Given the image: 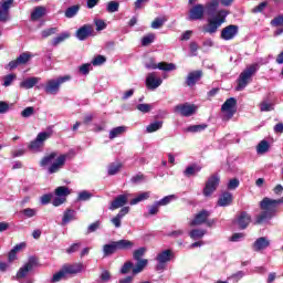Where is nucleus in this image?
Here are the masks:
<instances>
[{"instance_id": "nucleus-16", "label": "nucleus", "mask_w": 283, "mask_h": 283, "mask_svg": "<svg viewBox=\"0 0 283 283\" xmlns=\"http://www.w3.org/2000/svg\"><path fill=\"white\" fill-rule=\"evenodd\" d=\"M239 28L235 24H230L221 30V39L223 41H232L238 36Z\"/></svg>"}, {"instance_id": "nucleus-39", "label": "nucleus", "mask_w": 283, "mask_h": 283, "mask_svg": "<svg viewBox=\"0 0 283 283\" xmlns=\"http://www.w3.org/2000/svg\"><path fill=\"white\" fill-rule=\"evenodd\" d=\"M67 39H70V32L65 31L52 40V45L56 46L63 43V41H67Z\"/></svg>"}, {"instance_id": "nucleus-13", "label": "nucleus", "mask_w": 283, "mask_h": 283, "mask_svg": "<svg viewBox=\"0 0 283 283\" xmlns=\"http://www.w3.org/2000/svg\"><path fill=\"white\" fill-rule=\"evenodd\" d=\"M218 185H220V177L219 176H211L208 181L206 182V187L203 188V196L209 198L218 189Z\"/></svg>"}, {"instance_id": "nucleus-2", "label": "nucleus", "mask_w": 283, "mask_h": 283, "mask_svg": "<svg viewBox=\"0 0 283 283\" xmlns=\"http://www.w3.org/2000/svg\"><path fill=\"white\" fill-rule=\"evenodd\" d=\"M69 158L70 154L59 155L56 151H53L41 159L40 167L48 169V174H59L65 167Z\"/></svg>"}, {"instance_id": "nucleus-41", "label": "nucleus", "mask_w": 283, "mask_h": 283, "mask_svg": "<svg viewBox=\"0 0 283 283\" xmlns=\"http://www.w3.org/2000/svg\"><path fill=\"white\" fill-rule=\"evenodd\" d=\"M260 111L261 112H273L274 107H273V103L270 102L269 99H263L260 105Z\"/></svg>"}, {"instance_id": "nucleus-3", "label": "nucleus", "mask_w": 283, "mask_h": 283, "mask_svg": "<svg viewBox=\"0 0 283 283\" xmlns=\"http://www.w3.org/2000/svg\"><path fill=\"white\" fill-rule=\"evenodd\" d=\"M258 72V64L247 66V69L239 75L237 92H242L249 83L253 80V75Z\"/></svg>"}, {"instance_id": "nucleus-45", "label": "nucleus", "mask_w": 283, "mask_h": 283, "mask_svg": "<svg viewBox=\"0 0 283 283\" xmlns=\"http://www.w3.org/2000/svg\"><path fill=\"white\" fill-rule=\"evenodd\" d=\"M176 200V195H169L157 201V205L159 207H167L170 202H174Z\"/></svg>"}, {"instance_id": "nucleus-29", "label": "nucleus", "mask_w": 283, "mask_h": 283, "mask_svg": "<svg viewBox=\"0 0 283 283\" xmlns=\"http://www.w3.org/2000/svg\"><path fill=\"white\" fill-rule=\"evenodd\" d=\"M233 202V196L230 192H224L218 200L219 207H229Z\"/></svg>"}, {"instance_id": "nucleus-48", "label": "nucleus", "mask_w": 283, "mask_h": 283, "mask_svg": "<svg viewBox=\"0 0 283 283\" xmlns=\"http://www.w3.org/2000/svg\"><path fill=\"white\" fill-rule=\"evenodd\" d=\"M167 22L166 18H156L153 22H151V28L153 30H159V28H163V25H165V23Z\"/></svg>"}, {"instance_id": "nucleus-58", "label": "nucleus", "mask_w": 283, "mask_h": 283, "mask_svg": "<svg viewBox=\"0 0 283 283\" xmlns=\"http://www.w3.org/2000/svg\"><path fill=\"white\" fill-rule=\"evenodd\" d=\"M34 114V107L29 106L21 112L22 118H30Z\"/></svg>"}, {"instance_id": "nucleus-47", "label": "nucleus", "mask_w": 283, "mask_h": 283, "mask_svg": "<svg viewBox=\"0 0 283 283\" xmlns=\"http://www.w3.org/2000/svg\"><path fill=\"white\" fill-rule=\"evenodd\" d=\"M22 216L24 218H34L36 213H39V210L36 208H25L21 211Z\"/></svg>"}, {"instance_id": "nucleus-30", "label": "nucleus", "mask_w": 283, "mask_h": 283, "mask_svg": "<svg viewBox=\"0 0 283 283\" xmlns=\"http://www.w3.org/2000/svg\"><path fill=\"white\" fill-rule=\"evenodd\" d=\"M201 170H202V166L198 164H192L185 169L184 174L185 176L190 178V176H196V174H200Z\"/></svg>"}, {"instance_id": "nucleus-25", "label": "nucleus", "mask_w": 283, "mask_h": 283, "mask_svg": "<svg viewBox=\"0 0 283 283\" xmlns=\"http://www.w3.org/2000/svg\"><path fill=\"white\" fill-rule=\"evenodd\" d=\"M272 218H275L273 214L270 212L263 210L259 214H256L254 219V224H266Z\"/></svg>"}, {"instance_id": "nucleus-54", "label": "nucleus", "mask_w": 283, "mask_h": 283, "mask_svg": "<svg viewBox=\"0 0 283 283\" xmlns=\"http://www.w3.org/2000/svg\"><path fill=\"white\" fill-rule=\"evenodd\" d=\"M137 109L138 112H142V114H149V112L153 109V106L151 104H138Z\"/></svg>"}, {"instance_id": "nucleus-44", "label": "nucleus", "mask_w": 283, "mask_h": 283, "mask_svg": "<svg viewBox=\"0 0 283 283\" xmlns=\"http://www.w3.org/2000/svg\"><path fill=\"white\" fill-rule=\"evenodd\" d=\"M92 192L87 190H82L77 195V202H87L92 198Z\"/></svg>"}, {"instance_id": "nucleus-38", "label": "nucleus", "mask_w": 283, "mask_h": 283, "mask_svg": "<svg viewBox=\"0 0 283 283\" xmlns=\"http://www.w3.org/2000/svg\"><path fill=\"white\" fill-rule=\"evenodd\" d=\"M122 167H123V164L118 161L109 164L107 168L108 176H116V174L120 171Z\"/></svg>"}, {"instance_id": "nucleus-35", "label": "nucleus", "mask_w": 283, "mask_h": 283, "mask_svg": "<svg viewBox=\"0 0 283 283\" xmlns=\"http://www.w3.org/2000/svg\"><path fill=\"white\" fill-rule=\"evenodd\" d=\"M159 129H163V120H155L146 127L147 134H154V132H158Z\"/></svg>"}, {"instance_id": "nucleus-27", "label": "nucleus", "mask_w": 283, "mask_h": 283, "mask_svg": "<svg viewBox=\"0 0 283 283\" xmlns=\"http://www.w3.org/2000/svg\"><path fill=\"white\" fill-rule=\"evenodd\" d=\"M41 81V77H28L20 83L22 90H32Z\"/></svg>"}, {"instance_id": "nucleus-24", "label": "nucleus", "mask_w": 283, "mask_h": 283, "mask_svg": "<svg viewBox=\"0 0 283 283\" xmlns=\"http://www.w3.org/2000/svg\"><path fill=\"white\" fill-rule=\"evenodd\" d=\"M115 244L117 245V251H132V249L136 247L134 241H129L127 239L115 241Z\"/></svg>"}, {"instance_id": "nucleus-60", "label": "nucleus", "mask_w": 283, "mask_h": 283, "mask_svg": "<svg viewBox=\"0 0 283 283\" xmlns=\"http://www.w3.org/2000/svg\"><path fill=\"white\" fill-rule=\"evenodd\" d=\"M105 61H107V60L105 59V56H103V55H97V56H95V57L93 59L92 65H95V66L103 65V63H105Z\"/></svg>"}, {"instance_id": "nucleus-14", "label": "nucleus", "mask_w": 283, "mask_h": 283, "mask_svg": "<svg viewBox=\"0 0 283 283\" xmlns=\"http://www.w3.org/2000/svg\"><path fill=\"white\" fill-rule=\"evenodd\" d=\"M14 0H2L0 1V22L6 23L10 19V8H12Z\"/></svg>"}, {"instance_id": "nucleus-22", "label": "nucleus", "mask_w": 283, "mask_h": 283, "mask_svg": "<svg viewBox=\"0 0 283 283\" xmlns=\"http://www.w3.org/2000/svg\"><path fill=\"white\" fill-rule=\"evenodd\" d=\"M202 78V71H192L188 74L186 78V84L188 87H193Z\"/></svg>"}, {"instance_id": "nucleus-11", "label": "nucleus", "mask_w": 283, "mask_h": 283, "mask_svg": "<svg viewBox=\"0 0 283 283\" xmlns=\"http://www.w3.org/2000/svg\"><path fill=\"white\" fill-rule=\"evenodd\" d=\"M163 85V77L158 76V73L151 72L146 76V87L147 90H158Z\"/></svg>"}, {"instance_id": "nucleus-23", "label": "nucleus", "mask_w": 283, "mask_h": 283, "mask_svg": "<svg viewBox=\"0 0 283 283\" xmlns=\"http://www.w3.org/2000/svg\"><path fill=\"white\" fill-rule=\"evenodd\" d=\"M62 268L66 275H76L83 271V263L65 264Z\"/></svg>"}, {"instance_id": "nucleus-7", "label": "nucleus", "mask_w": 283, "mask_h": 283, "mask_svg": "<svg viewBox=\"0 0 283 283\" xmlns=\"http://www.w3.org/2000/svg\"><path fill=\"white\" fill-rule=\"evenodd\" d=\"M146 70H161L163 72H174L176 70V64L167 63V62H159L156 63V59L149 57L145 62Z\"/></svg>"}, {"instance_id": "nucleus-51", "label": "nucleus", "mask_w": 283, "mask_h": 283, "mask_svg": "<svg viewBox=\"0 0 283 283\" xmlns=\"http://www.w3.org/2000/svg\"><path fill=\"white\" fill-rule=\"evenodd\" d=\"M118 8H120V4L117 1H111L107 3L106 10L107 12L114 13L118 12Z\"/></svg>"}, {"instance_id": "nucleus-31", "label": "nucleus", "mask_w": 283, "mask_h": 283, "mask_svg": "<svg viewBox=\"0 0 283 283\" xmlns=\"http://www.w3.org/2000/svg\"><path fill=\"white\" fill-rule=\"evenodd\" d=\"M116 251H118L116 241H112L111 243L105 244L103 247V253H104L105 258H107V255H114V253H116Z\"/></svg>"}, {"instance_id": "nucleus-63", "label": "nucleus", "mask_w": 283, "mask_h": 283, "mask_svg": "<svg viewBox=\"0 0 283 283\" xmlns=\"http://www.w3.org/2000/svg\"><path fill=\"white\" fill-rule=\"evenodd\" d=\"M241 240H244V233L242 232L234 233L230 238V242H240Z\"/></svg>"}, {"instance_id": "nucleus-19", "label": "nucleus", "mask_w": 283, "mask_h": 283, "mask_svg": "<svg viewBox=\"0 0 283 283\" xmlns=\"http://www.w3.org/2000/svg\"><path fill=\"white\" fill-rule=\"evenodd\" d=\"M94 28L91 24H84L76 31V39H78V41H85L87 36H92Z\"/></svg>"}, {"instance_id": "nucleus-10", "label": "nucleus", "mask_w": 283, "mask_h": 283, "mask_svg": "<svg viewBox=\"0 0 283 283\" xmlns=\"http://www.w3.org/2000/svg\"><path fill=\"white\" fill-rule=\"evenodd\" d=\"M34 266H36V259H34V256H31L29 261L22 268H20V270L17 273V279L20 283H23L22 280L30 275V271H32Z\"/></svg>"}, {"instance_id": "nucleus-40", "label": "nucleus", "mask_w": 283, "mask_h": 283, "mask_svg": "<svg viewBox=\"0 0 283 283\" xmlns=\"http://www.w3.org/2000/svg\"><path fill=\"white\" fill-rule=\"evenodd\" d=\"M271 145H269V142L266 140H261L258 146H256V154H266L269 151Z\"/></svg>"}, {"instance_id": "nucleus-6", "label": "nucleus", "mask_w": 283, "mask_h": 283, "mask_svg": "<svg viewBox=\"0 0 283 283\" xmlns=\"http://www.w3.org/2000/svg\"><path fill=\"white\" fill-rule=\"evenodd\" d=\"M280 205H283V197L280 199H271L265 197L261 202L260 207L262 211H266L268 213L272 214L275 217V213H277V207Z\"/></svg>"}, {"instance_id": "nucleus-20", "label": "nucleus", "mask_w": 283, "mask_h": 283, "mask_svg": "<svg viewBox=\"0 0 283 283\" xmlns=\"http://www.w3.org/2000/svg\"><path fill=\"white\" fill-rule=\"evenodd\" d=\"M210 213L207 210H202L195 216V219L190 221V227H199L200 224H205L207 222V218H209Z\"/></svg>"}, {"instance_id": "nucleus-50", "label": "nucleus", "mask_w": 283, "mask_h": 283, "mask_svg": "<svg viewBox=\"0 0 283 283\" xmlns=\"http://www.w3.org/2000/svg\"><path fill=\"white\" fill-rule=\"evenodd\" d=\"M67 277L65 270L62 268L57 273L53 274L52 282H61V280Z\"/></svg>"}, {"instance_id": "nucleus-21", "label": "nucleus", "mask_w": 283, "mask_h": 283, "mask_svg": "<svg viewBox=\"0 0 283 283\" xmlns=\"http://www.w3.org/2000/svg\"><path fill=\"white\" fill-rule=\"evenodd\" d=\"M237 224L239 229H247V227L251 224V214H249L247 211L241 212L237 217Z\"/></svg>"}, {"instance_id": "nucleus-61", "label": "nucleus", "mask_w": 283, "mask_h": 283, "mask_svg": "<svg viewBox=\"0 0 283 283\" xmlns=\"http://www.w3.org/2000/svg\"><path fill=\"white\" fill-rule=\"evenodd\" d=\"M10 112V104L4 101H0V114H8Z\"/></svg>"}, {"instance_id": "nucleus-9", "label": "nucleus", "mask_w": 283, "mask_h": 283, "mask_svg": "<svg viewBox=\"0 0 283 283\" xmlns=\"http://www.w3.org/2000/svg\"><path fill=\"white\" fill-rule=\"evenodd\" d=\"M174 112L175 114H179V116H185L186 118H188L189 116H193V114L198 112V106L189 103L178 104L177 106H175Z\"/></svg>"}, {"instance_id": "nucleus-52", "label": "nucleus", "mask_w": 283, "mask_h": 283, "mask_svg": "<svg viewBox=\"0 0 283 283\" xmlns=\"http://www.w3.org/2000/svg\"><path fill=\"white\" fill-rule=\"evenodd\" d=\"M156 40V35L154 33L147 34L142 39V45L147 46L151 45V42Z\"/></svg>"}, {"instance_id": "nucleus-56", "label": "nucleus", "mask_w": 283, "mask_h": 283, "mask_svg": "<svg viewBox=\"0 0 283 283\" xmlns=\"http://www.w3.org/2000/svg\"><path fill=\"white\" fill-rule=\"evenodd\" d=\"M132 269H134V263H132V261L124 263V265L120 269L122 275H127V273H129Z\"/></svg>"}, {"instance_id": "nucleus-18", "label": "nucleus", "mask_w": 283, "mask_h": 283, "mask_svg": "<svg viewBox=\"0 0 283 283\" xmlns=\"http://www.w3.org/2000/svg\"><path fill=\"white\" fill-rule=\"evenodd\" d=\"M129 193L125 192L123 195L117 196L108 207L109 211H116V209H120V207H125L129 200Z\"/></svg>"}, {"instance_id": "nucleus-26", "label": "nucleus", "mask_w": 283, "mask_h": 283, "mask_svg": "<svg viewBox=\"0 0 283 283\" xmlns=\"http://www.w3.org/2000/svg\"><path fill=\"white\" fill-rule=\"evenodd\" d=\"M48 14V9L43 6L35 7L31 13L32 21H39V19H43Z\"/></svg>"}, {"instance_id": "nucleus-59", "label": "nucleus", "mask_w": 283, "mask_h": 283, "mask_svg": "<svg viewBox=\"0 0 283 283\" xmlns=\"http://www.w3.org/2000/svg\"><path fill=\"white\" fill-rule=\"evenodd\" d=\"M52 198H54V195H52V193L43 195L40 198V202H41V205H50V202H52Z\"/></svg>"}, {"instance_id": "nucleus-55", "label": "nucleus", "mask_w": 283, "mask_h": 283, "mask_svg": "<svg viewBox=\"0 0 283 283\" xmlns=\"http://www.w3.org/2000/svg\"><path fill=\"white\" fill-rule=\"evenodd\" d=\"M15 78H17V75H14V74L6 75L3 77V86L10 87V85H12V83L14 82Z\"/></svg>"}, {"instance_id": "nucleus-28", "label": "nucleus", "mask_w": 283, "mask_h": 283, "mask_svg": "<svg viewBox=\"0 0 283 283\" xmlns=\"http://www.w3.org/2000/svg\"><path fill=\"white\" fill-rule=\"evenodd\" d=\"M269 244V239H266L265 237H261L256 239L253 243V249L254 251H263V249H268Z\"/></svg>"}, {"instance_id": "nucleus-12", "label": "nucleus", "mask_w": 283, "mask_h": 283, "mask_svg": "<svg viewBox=\"0 0 283 283\" xmlns=\"http://www.w3.org/2000/svg\"><path fill=\"white\" fill-rule=\"evenodd\" d=\"M237 105H238V101H235L234 97H230L223 103L221 107V112L226 114L227 118H233V115L237 112V108H235Z\"/></svg>"}, {"instance_id": "nucleus-5", "label": "nucleus", "mask_w": 283, "mask_h": 283, "mask_svg": "<svg viewBox=\"0 0 283 283\" xmlns=\"http://www.w3.org/2000/svg\"><path fill=\"white\" fill-rule=\"evenodd\" d=\"M52 134L53 130L51 128L45 132L39 133L35 139L30 143L29 149H31V151H41V149H43V146L45 145V140L52 138Z\"/></svg>"}, {"instance_id": "nucleus-62", "label": "nucleus", "mask_w": 283, "mask_h": 283, "mask_svg": "<svg viewBox=\"0 0 283 283\" xmlns=\"http://www.w3.org/2000/svg\"><path fill=\"white\" fill-rule=\"evenodd\" d=\"M98 229H101V221H95L88 226L87 233H94V231H98Z\"/></svg>"}, {"instance_id": "nucleus-4", "label": "nucleus", "mask_w": 283, "mask_h": 283, "mask_svg": "<svg viewBox=\"0 0 283 283\" xmlns=\"http://www.w3.org/2000/svg\"><path fill=\"white\" fill-rule=\"evenodd\" d=\"M71 80L72 77L70 75L60 76L57 78H51L44 85V92L55 96V94L60 92L61 85H63V83H67V81H71Z\"/></svg>"}, {"instance_id": "nucleus-42", "label": "nucleus", "mask_w": 283, "mask_h": 283, "mask_svg": "<svg viewBox=\"0 0 283 283\" xmlns=\"http://www.w3.org/2000/svg\"><path fill=\"white\" fill-rule=\"evenodd\" d=\"M75 213L76 212L74 210H66L62 219V224L65 226L69 224V222H72V220H74Z\"/></svg>"}, {"instance_id": "nucleus-37", "label": "nucleus", "mask_w": 283, "mask_h": 283, "mask_svg": "<svg viewBox=\"0 0 283 283\" xmlns=\"http://www.w3.org/2000/svg\"><path fill=\"white\" fill-rule=\"evenodd\" d=\"M207 129V124H199V125H190L186 128V132L189 134H200V132H205Z\"/></svg>"}, {"instance_id": "nucleus-49", "label": "nucleus", "mask_w": 283, "mask_h": 283, "mask_svg": "<svg viewBox=\"0 0 283 283\" xmlns=\"http://www.w3.org/2000/svg\"><path fill=\"white\" fill-rule=\"evenodd\" d=\"M32 56L33 55L30 52H24L18 57V63H20V65H25V63H28Z\"/></svg>"}, {"instance_id": "nucleus-53", "label": "nucleus", "mask_w": 283, "mask_h": 283, "mask_svg": "<svg viewBox=\"0 0 283 283\" xmlns=\"http://www.w3.org/2000/svg\"><path fill=\"white\" fill-rule=\"evenodd\" d=\"M59 32V29L56 28H49L41 32L42 39H48V36H52V34H56Z\"/></svg>"}, {"instance_id": "nucleus-17", "label": "nucleus", "mask_w": 283, "mask_h": 283, "mask_svg": "<svg viewBox=\"0 0 283 283\" xmlns=\"http://www.w3.org/2000/svg\"><path fill=\"white\" fill-rule=\"evenodd\" d=\"M205 17V6L196 4L189 10L188 21H200Z\"/></svg>"}, {"instance_id": "nucleus-33", "label": "nucleus", "mask_w": 283, "mask_h": 283, "mask_svg": "<svg viewBox=\"0 0 283 283\" xmlns=\"http://www.w3.org/2000/svg\"><path fill=\"white\" fill-rule=\"evenodd\" d=\"M127 132V126H118L113 128L109 132V138L111 140H114V138H118V136H122V134H125Z\"/></svg>"}, {"instance_id": "nucleus-46", "label": "nucleus", "mask_w": 283, "mask_h": 283, "mask_svg": "<svg viewBox=\"0 0 283 283\" xmlns=\"http://www.w3.org/2000/svg\"><path fill=\"white\" fill-rule=\"evenodd\" d=\"M146 253H147V248H145V247L138 248L137 250H135L133 252V258L136 261H140V260H143L142 259L143 255H145Z\"/></svg>"}, {"instance_id": "nucleus-43", "label": "nucleus", "mask_w": 283, "mask_h": 283, "mask_svg": "<svg viewBox=\"0 0 283 283\" xmlns=\"http://www.w3.org/2000/svg\"><path fill=\"white\" fill-rule=\"evenodd\" d=\"M149 196H151L150 192H142L136 198L130 200V205H138V202H143L144 200H148Z\"/></svg>"}, {"instance_id": "nucleus-1", "label": "nucleus", "mask_w": 283, "mask_h": 283, "mask_svg": "<svg viewBox=\"0 0 283 283\" xmlns=\"http://www.w3.org/2000/svg\"><path fill=\"white\" fill-rule=\"evenodd\" d=\"M218 6H220V0H212L211 2L206 4L208 19L207 24L202 27L203 34H216V32H218V30L222 28V23H227V17H229V11H217Z\"/></svg>"}, {"instance_id": "nucleus-64", "label": "nucleus", "mask_w": 283, "mask_h": 283, "mask_svg": "<svg viewBox=\"0 0 283 283\" xmlns=\"http://www.w3.org/2000/svg\"><path fill=\"white\" fill-rule=\"evenodd\" d=\"M81 249V243H73L70 248L66 249V253L72 254L76 253Z\"/></svg>"}, {"instance_id": "nucleus-8", "label": "nucleus", "mask_w": 283, "mask_h": 283, "mask_svg": "<svg viewBox=\"0 0 283 283\" xmlns=\"http://www.w3.org/2000/svg\"><path fill=\"white\" fill-rule=\"evenodd\" d=\"M72 193V190L65 186H60L54 191V198L52 200L53 207H61V205H64L67 200V196Z\"/></svg>"}, {"instance_id": "nucleus-34", "label": "nucleus", "mask_w": 283, "mask_h": 283, "mask_svg": "<svg viewBox=\"0 0 283 283\" xmlns=\"http://www.w3.org/2000/svg\"><path fill=\"white\" fill-rule=\"evenodd\" d=\"M78 10H81V6L78 4L69 7L64 12V17H66V19H74V17L78 14Z\"/></svg>"}, {"instance_id": "nucleus-36", "label": "nucleus", "mask_w": 283, "mask_h": 283, "mask_svg": "<svg viewBox=\"0 0 283 283\" xmlns=\"http://www.w3.org/2000/svg\"><path fill=\"white\" fill-rule=\"evenodd\" d=\"M191 240H202L207 235V230L193 229L189 232Z\"/></svg>"}, {"instance_id": "nucleus-57", "label": "nucleus", "mask_w": 283, "mask_h": 283, "mask_svg": "<svg viewBox=\"0 0 283 283\" xmlns=\"http://www.w3.org/2000/svg\"><path fill=\"white\" fill-rule=\"evenodd\" d=\"M94 23H95L97 32H101L107 28V23H105V21H103L101 19H95Z\"/></svg>"}, {"instance_id": "nucleus-32", "label": "nucleus", "mask_w": 283, "mask_h": 283, "mask_svg": "<svg viewBox=\"0 0 283 283\" xmlns=\"http://www.w3.org/2000/svg\"><path fill=\"white\" fill-rule=\"evenodd\" d=\"M147 264H149V261L147 259H139L136 266L133 269V275H138V273H143V270L145 269V266H147Z\"/></svg>"}, {"instance_id": "nucleus-15", "label": "nucleus", "mask_w": 283, "mask_h": 283, "mask_svg": "<svg viewBox=\"0 0 283 283\" xmlns=\"http://www.w3.org/2000/svg\"><path fill=\"white\" fill-rule=\"evenodd\" d=\"M172 255L174 253L171 252V250H164L163 252H160L156 256L157 271H163V269H165V264L171 261Z\"/></svg>"}]
</instances>
